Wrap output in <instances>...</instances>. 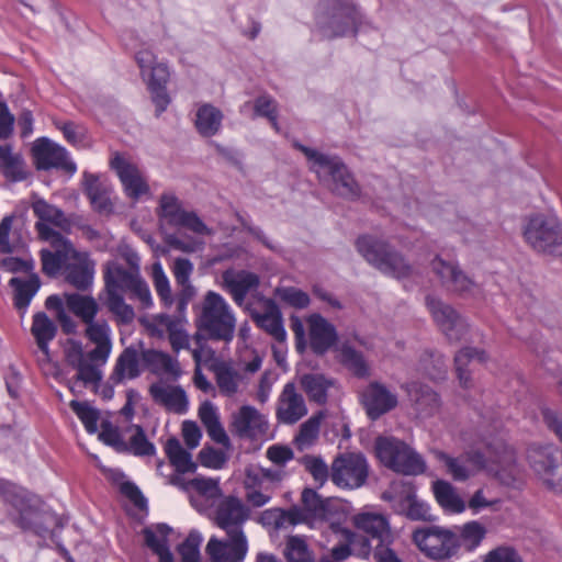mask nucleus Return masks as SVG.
Wrapping results in <instances>:
<instances>
[{"label":"nucleus","mask_w":562,"mask_h":562,"mask_svg":"<svg viewBox=\"0 0 562 562\" xmlns=\"http://www.w3.org/2000/svg\"><path fill=\"white\" fill-rule=\"evenodd\" d=\"M294 147L304 154L310 170L316 173L319 182L327 186L333 193L348 200L360 196L359 183L339 156L323 154L300 143H294Z\"/></svg>","instance_id":"f257e3e1"},{"label":"nucleus","mask_w":562,"mask_h":562,"mask_svg":"<svg viewBox=\"0 0 562 562\" xmlns=\"http://www.w3.org/2000/svg\"><path fill=\"white\" fill-rule=\"evenodd\" d=\"M0 496L15 509L13 522L24 531H31L38 537L49 532V526L55 517L43 510L38 499L27 496L14 484L0 480Z\"/></svg>","instance_id":"f03ea898"},{"label":"nucleus","mask_w":562,"mask_h":562,"mask_svg":"<svg viewBox=\"0 0 562 562\" xmlns=\"http://www.w3.org/2000/svg\"><path fill=\"white\" fill-rule=\"evenodd\" d=\"M196 326L209 339L229 342L235 335L236 318L220 293L207 291L201 303Z\"/></svg>","instance_id":"7ed1b4c3"},{"label":"nucleus","mask_w":562,"mask_h":562,"mask_svg":"<svg viewBox=\"0 0 562 562\" xmlns=\"http://www.w3.org/2000/svg\"><path fill=\"white\" fill-rule=\"evenodd\" d=\"M356 248L363 259L380 272L395 279L408 278L412 265L387 241L364 235L356 240Z\"/></svg>","instance_id":"20e7f679"},{"label":"nucleus","mask_w":562,"mask_h":562,"mask_svg":"<svg viewBox=\"0 0 562 562\" xmlns=\"http://www.w3.org/2000/svg\"><path fill=\"white\" fill-rule=\"evenodd\" d=\"M524 238L537 252L562 256V221L557 214L531 215L524 227Z\"/></svg>","instance_id":"39448f33"},{"label":"nucleus","mask_w":562,"mask_h":562,"mask_svg":"<svg viewBox=\"0 0 562 562\" xmlns=\"http://www.w3.org/2000/svg\"><path fill=\"white\" fill-rule=\"evenodd\" d=\"M375 450L379 460L389 469L405 475L425 472L424 459L405 442L395 438H378Z\"/></svg>","instance_id":"423d86ee"},{"label":"nucleus","mask_w":562,"mask_h":562,"mask_svg":"<svg viewBox=\"0 0 562 562\" xmlns=\"http://www.w3.org/2000/svg\"><path fill=\"white\" fill-rule=\"evenodd\" d=\"M104 283L106 293L130 292L131 297L140 301L144 307L153 303L147 283L139 274V269H125L115 261H110L104 270Z\"/></svg>","instance_id":"0eeeda50"},{"label":"nucleus","mask_w":562,"mask_h":562,"mask_svg":"<svg viewBox=\"0 0 562 562\" xmlns=\"http://www.w3.org/2000/svg\"><path fill=\"white\" fill-rule=\"evenodd\" d=\"M413 540L420 551L434 560L450 559L460 549L457 531L440 526H430L415 530Z\"/></svg>","instance_id":"6e6552de"},{"label":"nucleus","mask_w":562,"mask_h":562,"mask_svg":"<svg viewBox=\"0 0 562 562\" xmlns=\"http://www.w3.org/2000/svg\"><path fill=\"white\" fill-rule=\"evenodd\" d=\"M369 474V465L360 453H344L331 464V481L339 487L358 488L362 486Z\"/></svg>","instance_id":"1a4fd4ad"},{"label":"nucleus","mask_w":562,"mask_h":562,"mask_svg":"<svg viewBox=\"0 0 562 562\" xmlns=\"http://www.w3.org/2000/svg\"><path fill=\"white\" fill-rule=\"evenodd\" d=\"M430 268L448 292L463 296L472 294L477 288L476 282L457 262L436 256L430 262Z\"/></svg>","instance_id":"9d476101"},{"label":"nucleus","mask_w":562,"mask_h":562,"mask_svg":"<svg viewBox=\"0 0 562 562\" xmlns=\"http://www.w3.org/2000/svg\"><path fill=\"white\" fill-rule=\"evenodd\" d=\"M426 305L441 331L450 341L461 340L468 333L467 321L449 304L428 295Z\"/></svg>","instance_id":"9b49d317"},{"label":"nucleus","mask_w":562,"mask_h":562,"mask_svg":"<svg viewBox=\"0 0 562 562\" xmlns=\"http://www.w3.org/2000/svg\"><path fill=\"white\" fill-rule=\"evenodd\" d=\"M32 155L38 170L58 169L70 176L77 171V166L70 160L67 150L46 137L35 140Z\"/></svg>","instance_id":"f8f14e48"},{"label":"nucleus","mask_w":562,"mask_h":562,"mask_svg":"<svg viewBox=\"0 0 562 562\" xmlns=\"http://www.w3.org/2000/svg\"><path fill=\"white\" fill-rule=\"evenodd\" d=\"M249 508L236 496L223 498L216 509L214 521L227 537L246 536L243 526L249 519Z\"/></svg>","instance_id":"ddd939ff"},{"label":"nucleus","mask_w":562,"mask_h":562,"mask_svg":"<svg viewBox=\"0 0 562 562\" xmlns=\"http://www.w3.org/2000/svg\"><path fill=\"white\" fill-rule=\"evenodd\" d=\"M528 459L535 473L549 488L562 492V464L557 463L552 447L532 448Z\"/></svg>","instance_id":"4468645a"},{"label":"nucleus","mask_w":562,"mask_h":562,"mask_svg":"<svg viewBox=\"0 0 562 562\" xmlns=\"http://www.w3.org/2000/svg\"><path fill=\"white\" fill-rule=\"evenodd\" d=\"M434 456L446 468V472L454 481H467L485 468V458L477 451H471L459 457H451L448 453L435 450Z\"/></svg>","instance_id":"2eb2a0df"},{"label":"nucleus","mask_w":562,"mask_h":562,"mask_svg":"<svg viewBox=\"0 0 562 562\" xmlns=\"http://www.w3.org/2000/svg\"><path fill=\"white\" fill-rule=\"evenodd\" d=\"M307 405L295 384L286 383L276 404V418L280 424L294 425L307 415Z\"/></svg>","instance_id":"dca6fc26"},{"label":"nucleus","mask_w":562,"mask_h":562,"mask_svg":"<svg viewBox=\"0 0 562 562\" xmlns=\"http://www.w3.org/2000/svg\"><path fill=\"white\" fill-rule=\"evenodd\" d=\"M95 262L86 251L70 249V258L64 270L65 281L78 291H87L94 279Z\"/></svg>","instance_id":"f3484780"},{"label":"nucleus","mask_w":562,"mask_h":562,"mask_svg":"<svg viewBox=\"0 0 562 562\" xmlns=\"http://www.w3.org/2000/svg\"><path fill=\"white\" fill-rule=\"evenodd\" d=\"M210 562H244L248 553L247 536L218 539L211 537L205 547Z\"/></svg>","instance_id":"a211bd4d"},{"label":"nucleus","mask_w":562,"mask_h":562,"mask_svg":"<svg viewBox=\"0 0 562 562\" xmlns=\"http://www.w3.org/2000/svg\"><path fill=\"white\" fill-rule=\"evenodd\" d=\"M368 417L376 420L397 406V395L380 382H371L360 395Z\"/></svg>","instance_id":"6ab92c4d"},{"label":"nucleus","mask_w":562,"mask_h":562,"mask_svg":"<svg viewBox=\"0 0 562 562\" xmlns=\"http://www.w3.org/2000/svg\"><path fill=\"white\" fill-rule=\"evenodd\" d=\"M67 361L76 371L75 381L87 385H98L102 380L101 367L106 362L92 360L90 352L85 353L81 345L76 344L67 351Z\"/></svg>","instance_id":"aec40b11"},{"label":"nucleus","mask_w":562,"mask_h":562,"mask_svg":"<svg viewBox=\"0 0 562 562\" xmlns=\"http://www.w3.org/2000/svg\"><path fill=\"white\" fill-rule=\"evenodd\" d=\"M216 390L225 397H235L248 385V379L232 362L217 361L211 366Z\"/></svg>","instance_id":"412c9836"},{"label":"nucleus","mask_w":562,"mask_h":562,"mask_svg":"<svg viewBox=\"0 0 562 562\" xmlns=\"http://www.w3.org/2000/svg\"><path fill=\"white\" fill-rule=\"evenodd\" d=\"M231 427L238 437L255 439L267 431L268 423L256 407L243 405L232 415Z\"/></svg>","instance_id":"4be33fe9"},{"label":"nucleus","mask_w":562,"mask_h":562,"mask_svg":"<svg viewBox=\"0 0 562 562\" xmlns=\"http://www.w3.org/2000/svg\"><path fill=\"white\" fill-rule=\"evenodd\" d=\"M111 167L116 171L125 194L133 201L149 192V187L139 169L126 159L116 155L111 160Z\"/></svg>","instance_id":"5701e85b"},{"label":"nucleus","mask_w":562,"mask_h":562,"mask_svg":"<svg viewBox=\"0 0 562 562\" xmlns=\"http://www.w3.org/2000/svg\"><path fill=\"white\" fill-rule=\"evenodd\" d=\"M149 394L156 404L169 412L184 414L188 411V396L180 385L158 381L149 386Z\"/></svg>","instance_id":"b1692460"},{"label":"nucleus","mask_w":562,"mask_h":562,"mask_svg":"<svg viewBox=\"0 0 562 562\" xmlns=\"http://www.w3.org/2000/svg\"><path fill=\"white\" fill-rule=\"evenodd\" d=\"M402 387L420 418L436 415L441 406L439 395L428 385L418 382H409Z\"/></svg>","instance_id":"393cba45"},{"label":"nucleus","mask_w":562,"mask_h":562,"mask_svg":"<svg viewBox=\"0 0 562 562\" xmlns=\"http://www.w3.org/2000/svg\"><path fill=\"white\" fill-rule=\"evenodd\" d=\"M223 286L231 293L233 300L241 305L247 294L259 286V277L247 270L235 271L227 269L222 273Z\"/></svg>","instance_id":"a878e982"},{"label":"nucleus","mask_w":562,"mask_h":562,"mask_svg":"<svg viewBox=\"0 0 562 562\" xmlns=\"http://www.w3.org/2000/svg\"><path fill=\"white\" fill-rule=\"evenodd\" d=\"M85 336L95 345L89 351L90 358L100 362H106L112 350L111 328L108 322L104 319H93L91 323L86 324Z\"/></svg>","instance_id":"bb28decb"},{"label":"nucleus","mask_w":562,"mask_h":562,"mask_svg":"<svg viewBox=\"0 0 562 562\" xmlns=\"http://www.w3.org/2000/svg\"><path fill=\"white\" fill-rule=\"evenodd\" d=\"M311 348L317 355H324L337 341L335 327L319 314L308 318Z\"/></svg>","instance_id":"cd10ccee"},{"label":"nucleus","mask_w":562,"mask_h":562,"mask_svg":"<svg viewBox=\"0 0 562 562\" xmlns=\"http://www.w3.org/2000/svg\"><path fill=\"white\" fill-rule=\"evenodd\" d=\"M355 526L371 539L376 546H385L391 538V529L385 516L375 513H361L353 517Z\"/></svg>","instance_id":"c85d7f7f"},{"label":"nucleus","mask_w":562,"mask_h":562,"mask_svg":"<svg viewBox=\"0 0 562 562\" xmlns=\"http://www.w3.org/2000/svg\"><path fill=\"white\" fill-rule=\"evenodd\" d=\"M142 353L134 347H126L117 357L110 381L117 385L126 380H134L142 373L140 369Z\"/></svg>","instance_id":"c756f323"},{"label":"nucleus","mask_w":562,"mask_h":562,"mask_svg":"<svg viewBox=\"0 0 562 562\" xmlns=\"http://www.w3.org/2000/svg\"><path fill=\"white\" fill-rule=\"evenodd\" d=\"M83 190L95 212L106 215L113 212V204L110 199L111 189L106 183L100 181L95 175L83 173Z\"/></svg>","instance_id":"7c9ffc66"},{"label":"nucleus","mask_w":562,"mask_h":562,"mask_svg":"<svg viewBox=\"0 0 562 562\" xmlns=\"http://www.w3.org/2000/svg\"><path fill=\"white\" fill-rule=\"evenodd\" d=\"M148 89L151 93V100L156 106V113L157 115H160L170 103V98L166 90V85L169 79V70L165 64H156L148 69Z\"/></svg>","instance_id":"2f4dec72"},{"label":"nucleus","mask_w":562,"mask_h":562,"mask_svg":"<svg viewBox=\"0 0 562 562\" xmlns=\"http://www.w3.org/2000/svg\"><path fill=\"white\" fill-rule=\"evenodd\" d=\"M142 362L150 370L151 373L167 374L175 381L179 379L182 373L178 360L159 350H143Z\"/></svg>","instance_id":"473e14b6"},{"label":"nucleus","mask_w":562,"mask_h":562,"mask_svg":"<svg viewBox=\"0 0 562 562\" xmlns=\"http://www.w3.org/2000/svg\"><path fill=\"white\" fill-rule=\"evenodd\" d=\"M415 496L416 488L413 482L407 480L392 482L389 490L382 494V498L389 502L392 509L400 515L414 501Z\"/></svg>","instance_id":"72a5a7b5"},{"label":"nucleus","mask_w":562,"mask_h":562,"mask_svg":"<svg viewBox=\"0 0 562 562\" xmlns=\"http://www.w3.org/2000/svg\"><path fill=\"white\" fill-rule=\"evenodd\" d=\"M170 531L171 528L165 524L143 530L145 544L159 557V562H173V557L168 546V535Z\"/></svg>","instance_id":"f704fd0d"},{"label":"nucleus","mask_w":562,"mask_h":562,"mask_svg":"<svg viewBox=\"0 0 562 562\" xmlns=\"http://www.w3.org/2000/svg\"><path fill=\"white\" fill-rule=\"evenodd\" d=\"M252 319L258 327L272 336L277 341H285L286 333L283 326L282 314L274 303H269L263 313L254 314Z\"/></svg>","instance_id":"c9c22d12"},{"label":"nucleus","mask_w":562,"mask_h":562,"mask_svg":"<svg viewBox=\"0 0 562 562\" xmlns=\"http://www.w3.org/2000/svg\"><path fill=\"white\" fill-rule=\"evenodd\" d=\"M301 501L302 507L293 506L290 508L300 512L297 525L308 524L313 519L324 518L326 516V504L314 490L305 488L302 492Z\"/></svg>","instance_id":"e433bc0d"},{"label":"nucleus","mask_w":562,"mask_h":562,"mask_svg":"<svg viewBox=\"0 0 562 562\" xmlns=\"http://www.w3.org/2000/svg\"><path fill=\"white\" fill-rule=\"evenodd\" d=\"M31 333L45 359L48 360V342L55 338L57 326L44 312H38L33 316Z\"/></svg>","instance_id":"4c0bfd02"},{"label":"nucleus","mask_w":562,"mask_h":562,"mask_svg":"<svg viewBox=\"0 0 562 562\" xmlns=\"http://www.w3.org/2000/svg\"><path fill=\"white\" fill-rule=\"evenodd\" d=\"M65 302L68 310L79 317L85 324L91 323L95 319V316L99 313V304L91 295L65 293Z\"/></svg>","instance_id":"58836bf2"},{"label":"nucleus","mask_w":562,"mask_h":562,"mask_svg":"<svg viewBox=\"0 0 562 562\" xmlns=\"http://www.w3.org/2000/svg\"><path fill=\"white\" fill-rule=\"evenodd\" d=\"M0 170L13 182L23 181L27 177L22 156L13 153L11 145L0 146Z\"/></svg>","instance_id":"ea45409f"},{"label":"nucleus","mask_w":562,"mask_h":562,"mask_svg":"<svg viewBox=\"0 0 562 562\" xmlns=\"http://www.w3.org/2000/svg\"><path fill=\"white\" fill-rule=\"evenodd\" d=\"M472 360L484 363L487 361V355L484 350L465 347L454 356L456 372L460 384L465 389L472 385L470 371L468 370V366Z\"/></svg>","instance_id":"a19ab883"},{"label":"nucleus","mask_w":562,"mask_h":562,"mask_svg":"<svg viewBox=\"0 0 562 562\" xmlns=\"http://www.w3.org/2000/svg\"><path fill=\"white\" fill-rule=\"evenodd\" d=\"M223 113L212 104H203L196 111L195 126L198 132L205 137L215 135L222 125Z\"/></svg>","instance_id":"79ce46f5"},{"label":"nucleus","mask_w":562,"mask_h":562,"mask_svg":"<svg viewBox=\"0 0 562 562\" xmlns=\"http://www.w3.org/2000/svg\"><path fill=\"white\" fill-rule=\"evenodd\" d=\"M432 491L436 501L447 512L462 513L465 509L463 499L457 493V490L447 481L438 480L432 484Z\"/></svg>","instance_id":"37998d69"},{"label":"nucleus","mask_w":562,"mask_h":562,"mask_svg":"<svg viewBox=\"0 0 562 562\" xmlns=\"http://www.w3.org/2000/svg\"><path fill=\"white\" fill-rule=\"evenodd\" d=\"M55 251L42 250V270L48 277H56L59 271L65 270V266L70 258V249L75 247L72 244H64L59 247H54Z\"/></svg>","instance_id":"c03bdc74"},{"label":"nucleus","mask_w":562,"mask_h":562,"mask_svg":"<svg viewBox=\"0 0 562 562\" xmlns=\"http://www.w3.org/2000/svg\"><path fill=\"white\" fill-rule=\"evenodd\" d=\"M300 383L304 392L312 402L325 404L327 402V391L333 385V381L318 373L303 374Z\"/></svg>","instance_id":"a18cd8bd"},{"label":"nucleus","mask_w":562,"mask_h":562,"mask_svg":"<svg viewBox=\"0 0 562 562\" xmlns=\"http://www.w3.org/2000/svg\"><path fill=\"white\" fill-rule=\"evenodd\" d=\"M9 283L14 290V305L20 311H24L29 306L41 286L37 274H32L27 280L12 278Z\"/></svg>","instance_id":"49530a36"},{"label":"nucleus","mask_w":562,"mask_h":562,"mask_svg":"<svg viewBox=\"0 0 562 562\" xmlns=\"http://www.w3.org/2000/svg\"><path fill=\"white\" fill-rule=\"evenodd\" d=\"M165 450L177 472L191 473L196 470V464L192 461L191 453L181 446L177 438H169Z\"/></svg>","instance_id":"de8ad7c7"},{"label":"nucleus","mask_w":562,"mask_h":562,"mask_svg":"<svg viewBox=\"0 0 562 562\" xmlns=\"http://www.w3.org/2000/svg\"><path fill=\"white\" fill-rule=\"evenodd\" d=\"M325 418L324 412H318L305 420L294 438V443L299 450L310 448L318 438L322 420Z\"/></svg>","instance_id":"09e8293b"},{"label":"nucleus","mask_w":562,"mask_h":562,"mask_svg":"<svg viewBox=\"0 0 562 562\" xmlns=\"http://www.w3.org/2000/svg\"><path fill=\"white\" fill-rule=\"evenodd\" d=\"M494 462L499 465V469L496 470V476L499 481L505 485L514 484L519 475L514 450L504 447L502 454L496 457Z\"/></svg>","instance_id":"8fccbe9b"},{"label":"nucleus","mask_w":562,"mask_h":562,"mask_svg":"<svg viewBox=\"0 0 562 562\" xmlns=\"http://www.w3.org/2000/svg\"><path fill=\"white\" fill-rule=\"evenodd\" d=\"M155 322L167 330L170 345L175 351L188 347L189 337L172 316L159 314L155 317Z\"/></svg>","instance_id":"3c124183"},{"label":"nucleus","mask_w":562,"mask_h":562,"mask_svg":"<svg viewBox=\"0 0 562 562\" xmlns=\"http://www.w3.org/2000/svg\"><path fill=\"white\" fill-rule=\"evenodd\" d=\"M420 370L431 380H443L447 374V364L441 353L425 350L419 360Z\"/></svg>","instance_id":"603ef678"},{"label":"nucleus","mask_w":562,"mask_h":562,"mask_svg":"<svg viewBox=\"0 0 562 562\" xmlns=\"http://www.w3.org/2000/svg\"><path fill=\"white\" fill-rule=\"evenodd\" d=\"M132 431V436L127 443V452H132L138 457H150L156 452V448L153 442L147 439L145 430L139 425H132L128 427Z\"/></svg>","instance_id":"864d4df0"},{"label":"nucleus","mask_w":562,"mask_h":562,"mask_svg":"<svg viewBox=\"0 0 562 562\" xmlns=\"http://www.w3.org/2000/svg\"><path fill=\"white\" fill-rule=\"evenodd\" d=\"M186 210L175 194L164 193L159 200V217L171 226H177Z\"/></svg>","instance_id":"5fc2aeb1"},{"label":"nucleus","mask_w":562,"mask_h":562,"mask_svg":"<svg viewBox=\"0 0 562 562\" xmlns=\"http://www.w3.org/2000/svg\"><path fill=\"white\" fill-rule=\"evenodd\" d=\"M32 209L34 214L40 218V222L52 223L60 228H66L68 221L65 214L58 207L48 204L43 199H37L33 202Z\"/></svg>","instance_id":"6e6d98bb"},{"label":"nucleus","mask_w":562,"mask_h":562,"mask_svg":"<svg viewBox=\"0 0 562 562\" xmlns=\"http://www.w3.org/2000/svg\"><path fill=\"white\" fill-rule=\"evenodd\" d=\"M460 547L463 546L468 551H473L485 537L486 530L479 521H470L459 528Z\"/></svg>","instance_id":"4d7b16f0"},{"label":"nucleus","mask_w":562,"mask_h":562,"mask_svg":"<svg viewBox=\"0 0 562 562\" xmlns=\"http://www.w3.org/2000/svg\"><path fill=\"white\" fill-rule=\"evenodd\" d=\"M299 516L297 509L272 508L262 513V521L272 525L276 529H284L297 525Z\"/></svg>","instance_id":"13d9d810"},{"label":"nucleus","mask_w":562,"mask_h":562,"mask_svg":"<svg viewBox=\"0 0 562 562\" xmlns=\"http://www.w3.org/2000/svg\"><path fill=\"white\" fill-rule=\"evenodd\" d=\"M356 22L357 18L355 9L350 7L341 8L339 13L335 14L330 20V27H333V32L329 34L325 31V35L328 37L346 35L349 30H352L356 26Z\"/></svg>","instance_id":"bf43d9fd"},{"label":"nucleus","mask_w":562,"mask_h":562,"mask_svg":"<svg viewBox=\"0 0 562 562\" xmlns=\"http://www.w3.org/2000/svg\"><path fill=\"white\" fill-rule=\"evenodd\" d=\"M70 408L75 412L78 418L85 425L89 434H94L98 430L99 412L90 406L87 402L71 401Z\"/></svg>","instance_id":"052dcab7"},{"label":"nucleus","mask_w":562,"mask_h":562,"mask_svg":"<svg viewBox=\"0 0 562 562\" xmlns=\"http://www.w3.org/2000/svg\"><path fill=\"white\" fill-rule=\"evenodd\" d=\"M201 542V533L192 530L188 535L187 539L178 547V553L181 558V562H200Z\"/></svg>","instance_id":"680f3d73"},{"label":"nucleus","mask_w":562,"mask_h":562,"mask_svg":"<svg viewBox=\"0 0 562 562\" xmlns=\"http://www.w3.org/2000/svg\"><path fill=\"white\" fill-rule=\"evenodd\" d=\"M153 282L155 290L166 306H170L173 303V297L169 284V280L164 272L160 262L153 265Z\"/></svg>","instance_id":"e2e57ef3"},{"label":"nucleus","mask_w":562,"mask_h":562,"mask_svg":"<svg viewBox=\"0 0 562 562\" xmlns=\"http://www.w3.org/2000/svg\"><path fill=\"white\" fill-rule=\"evenodd\" d=\"M106 305L123 323H131L135 317L133 307L124 302L121 293H106Z\"/></svg>","instance_id":"0e129e2a"},{"label":"nucleus","mask_w":562,"mask_h":562,"mask_svg":"<svg viewBox=\"0 0 562 562\" xmlns=\"http://www.w3.org/2000/svg\"><path fill=\"white\" fill-rule=\"evenodd\" d=\"M285 557L289 562H314L307 544L299 537H291L288 540Z\"/></svg>","instance_id":"69168bd1"},{"label":"nucleus","mask_w":562,"mask_h":562,"mask_svg":"<svg viewBox=\"0 0 562 562\" xmlns=\"http://www.w3.org/2000/svg\"><path fill=\"white\" fill-rule=\"evenodd\" d=\"M99 438L108 446L113 447L119 452H127V443L123 440L119 429L110 422L101 424Z\"/></svg>","instance_id":"338daca9"},{"label":"nucleus","mask_w":562,"mask_h":562,"mask_svg":"<svg viewBox=\"0 0 562 562\" xmlns=\"http://www.w3.org/2000/svg\"><path fill=\"white\" fill-rule=\"evenodd\" d=\"M484 562H524L518 552L512 547H497L490 551Z\"/></svg>","instance_id":"774afa93"}]
</instances>
